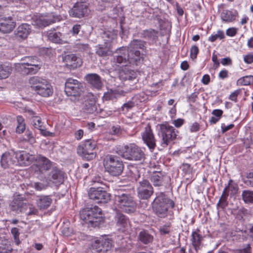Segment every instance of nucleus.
<instances>
[{
	"label": "nucleus",
	"mask_w": 253,
	"mask_h": 253,
	"mask_svg": "<svg viewBox=\"0 0 253 253\" xmlns=\"http://www.w3.org/2000/svg\"><path fill=\"white\" fill-rule=\"evenodd\" d=\"M115 151L123 158L129 161H140L145 158L144 151L135 143L119 145L116 147Z\"/></svg>",
	"instance_id": "obj_1"
},
{
	"label": "nucleus",
	"mask_w": 253,
	"mask_h": 253,
	"mask_svg": "<svg viewBox=\"0 0 253 253\" xmlns=\"http://www.w3.org/2000/svg\"><path fill=\"white\" fill-rule=\"evenodd\" d=\"M29 83L32 90L37 94L44 97L51 96L53 93V88L49 82L39 77L30 78Z\"/></svg>",
	"instance_id": "obj_2"
},
{
	"label": "nucleus",
	"mask_w": 253,
	"mask_h": 253,
	"mask_svg": "<svg viewBox=\"0 0 253 253\" xmlns=\"http://www.w3.org/2000/svg\"><path fill=\"white\" fill-rule=\"evenodd\" d=\"M174 202L168 198L164 193H160L153 202V208L156 214L160 217L167 215L169 208H173Z\"/></svg>",
	"instance_id": "obj_3"
},
{
	"label": "nucleus",
	"mask_w": 253,
	"mask_h": 253,
	"mask_svg": "<svg viewBox=\"0 0 253 253\" xmlns=\"http://www.w3.org/2000/svg\"><path fill=\"white\" fill-rule=\"evenodd\" d=\"M103 166L106 171L114 176L120 175L124 169L123 162L116 156L107 155L103 161Z\"/></svg>",
	"instance_id": "obj_4"
},
{
	"label": "nucleus",
	"mask_w": 253,
	"mask_h": 253,
	"mask_svg": "<svg viewBox=\"0 0 253 253\" xmlns=\"http://www.w3.org/2000/svg\"><path fill=\"white\" fill-rule=\"evenodd\" d=\"M102 217V210L97 206L86 208L80 211V218L87 224L96 226Z\"/></svg>",
	"instance_id": "obj_5"
},
{
	"label": "nucleus",
	"mask_w": 253,
	"mask_h": 253,
	"mask_svg": "<svg viewBox=\"0 0 253 253\" xmlns=\"http://www.w3.org/2000/svg\"><path fill=\"white\" fill-rule=\"evenodd\" d=\"M115 201L118 208L126 213L133 212L136 209V203L128 194L122 193L115 195Z\"/></svg>",
	"instance_id": "obj_6"
},
{
	"label": "nucleus",
	"mask_w": 253,
	"mask_h": 253,
	"mask_svg": "<svg viewBox=\"0 0 253 253\" xmlns=\"http://www.w3.org/2000/svg\"><path fill=\"white\" fill-rule=\"evenodd\" d=\"M178 133L177 130L167 123L160 125L159 134L162 138V146H168L176 138Z\"/></svg>",
	"instance_id": "obj_7"
},
{
	"label": "nucleus",
	"mask_w": 253,
	"mask_h": 253,
	"mask_svg": "<svg viewBox=\"0 0 253 253\" xmlns=\"http://www.w3.org/2000/svg\"><path fill=\"white\" fill-rule=\"evenodd\" d=\"M96 146L95 143L91 140H86L79 145L77 148V153L83 158L91 160L96 157L94 149Z\"/></svg>",
	"instance_id": "obj_8"
},
{
	"label": "nucleus",
	"mask_w": 253,
	"mask_h": 253,
	"mask_svg": "<svg viewBox=\"0 0 253 253\" xmlns=\"http://www.w3.org/2000/svg\"><path fill=\"white\" fill-rule=\"evenodd\" d=\"M116 53L117 55L114 57V61L115 63L122 64L123 66L126 65L128 63L136 65L138 64L137 62H131L130 58L133 56L132 55H130L128 49L126 47H122L118 48Z\"/></svg>",
	"instance_id": "obj_9"
},
{
	"label": "nucleus",
	"mask_w": 253,
	"mask_h": 253,
	"mask_svg": "<svg viewBox=\"0 0 253 253\" xmlns=\"http://www.w3.org/2000/svg\"><path fill=\"white\" fill-rule=\"evenodd\" d=\"M35 164L31 167L32 170L37 174L43 173L50 169L52 163L47 158L39 156L36 159L35 158Z\"/></svg>",
	"instance_id": "obj_10"
},
{
	"label": "nucleus",
	"mask_w": 253,
	"mask_h": 253,
	"mask_svg": "<svg viewBox=\"0 0 253 253\" xmlns=\"http://www.w3.org/2000/svg\"><path fill=\"white\" fill-rule=\"evenodd\" d=\"M145 42L139 40H134L130 42L128 47L130 55H132L133 57H131V62H138L141 59L140 51L139 49L143 50L145 46Z\"/></svg>",
	"instance_id": "obj_11"
},
{
	"label": "nucleus",
	"mask_w": 253,
	"mask_h": 253,
	"mask_svg": "<svg viewBox=\"0 0 253 253\" xmlns=\"http://www.w3.org/2000/svg\"><path fill=\"white\" fill-rule=\"evenodd\" d=\"M89 12L88 3L87 2L77 1L69 10V14L72 17L81 18L87 16Z\"/></svg>",
	"instance_id": "obj_12"
},
{
	"label": "nucleus",
	"mask_w": 253,
	"mask_h": 253,
	"mask_svg": "<svg viewBox=\"0 0 253 253\" xmlns=\"http://www.w3.org/2000/svg\"><path fill=\"white\" fill-rule=\"evenodd\" d=\"M137 193L139 198L147 200L153 194L154 189L148 180L143 179L138 182Z\"/></svg>",
	"instance_id": "obj_13"
},
{
	"label": "nucleus",
	"mask_w": 253,
	"mask_h": 253,
	"mask_svg": "<svg viewBox=\"0 0 253 253\" xmlns=\"http://www.w3.org/2000/svg\"><path fill=\"white\" fill-rule=\"evenodd\" d=\"M57 16L53 13L41 14L33 19V25L40 28L45 27L58 21Z\"/></svg>",
	"instance_id": "obj_14"
},
{
	"label": "nucleus",
	"mask_w": 253,
	"mask_h": 253,
	"mask_svg": "<svg viewBox=\"0 0 253 253\" xmlns=\"http://www.w3.org/2000/svg\"><path fill=\"white\" fill-rule=\"evenodd\" d=\"M83 85L78 80L72 78L67 79L65 84V92L68 96H77L82 91Z\"/></svg>",
	"instance_id": "obj_15"
},
{
	"label": "nucleus",
	"mask_w": 253,
	"mask_h": 253,
	"mask_svg": "<svg viewBox=\"0 0 253 253\" xmlns=\"http://www.w3.org/2000/svg\"><path fill=\"white\" fill-rule=\"evenodd\" d=\"M238 190L237 185L234 183L232 180H229L228 185L225 187L222 192V196L217 204V207L220 206L221 208H224L226 206L227 199L229 195V192L230 191L231 195H234L237 192Z\"/></svg>",
	"instance_id": "obj_16"
},
{
	"label": "nucleus",
	"mask_w": 253,
	"mask_h": 253,
	"mask_svg": "<svg viewBox=\"0 0 253 253\" xmlns=\"http://www.w3.org/2000/svg\"><path fill=\"white\" fill-rule=\"evenodd\" d=\"M88 196L97 203H107L110 200V195L101 187H91L88 192Z\"/></svg>",
	"instance_id": "obj_17"
},
{
	"label": "nucleus",
	"mask_w": 253,
	"mask_h": 253,
	"mask_svg": "<svg viewBox=\"0 0 253 253\" xmlns=\"http://www.w3.org/2000/svg\"><path fill=\"white\" fill-rule=\"evenodd\" d=\"M142 138L150 149H154L156 147V139L149 124L145 127L141 134Z\"/></svg>",
	"instance_id": "obj_18"
},
{
	"label": "nucleus",
	"mask_w": 253,
	"mask_h": 253,
	"mask_svg": "<svg viewBox=\"0 0 253 253\" xmlns=\"http://www.w3.org/2000/svg\"><path fill=\"white\" fill-rule=\"evenodd\" d=\"M62 61L65 63V66L70 69H76L82 64L81 58L77 57L74 54L62 56Z\"/></svg>",
	"instance_id": "obj_19"
},
{
	"label": "nucleus",
	"mask_w": 253,
	"mask_h": 253,
	"mask_svg": "<svg viewBox=\"0 0 253 253\" xmlns=\"http://www.w3.org/2000/svg\"><path fill=\"white\" fill-rule=\"evenodd\" d=\"M16 22L11 16H0V31L9 33L15 28Z\"/></svg>",
	"instance_id": "obj_20"
},
{
	"label": "nucleus",
	"mask_w": 253,
	"mask_h": 253,
	"mask_svg": "<svg viewBox=\"0 0 253 253\" xmlns=\"http://www.w3.org/2000/svg\"><path fill=\"white\" fill-rule=\"evenodd\" d=\"M17 165L26 166L30 165L34 160L35 156L24 151L15 152Z\"/></svg>",
	"instance_id": "obj_21"
},
{
	"label": "nucleus",
	"mask_w": 253,
	"mask_h": 253,
	"mask_svg": "<svg viewBox=\"0 0 253 253\" xmlns=\"http://www.w3.org/2000/svg\"><path fill=\"white\" fill-rule=\"evenodd\" d=\"M0 163L1 167L4 169L17 165L15 153H4L1 156Z\"/></svg>",
	"instance_id": "obj_22"
},
{
	"label": "nucleus",
	"mask_w": 253,
	"mask_h": 253,
	"mask_svg": "<svg viewBox=\"0 0 253 253\" xmlns=\"http://www.w3.org/2000/svg\"><path fill=\"white\" fill-rule=\"evenodd\" d=\"M30 32V26L27 24H22L15 31V38L19 41H23L28 37Z\"/></svg>",
	"instance_id": "obj_23"
},
{
	"label": "nucleus",
	"mask_w": 253,
	"mask_h": 253,
	"mask_svg": "<svg viewBox=\"0 0 253 253\" xmlns=\"http://www.w3.org/2000/svg\"><path fill=\"white\" fill-rule=\"evenodd\" d=\"M115 220L118 230L124 232L130 227L129 220L125 215L120 213H117Z\"/></svg>",
	"instance_id": "obj_24"
},
{
	"label": "nucleus",
	"mask_w": 253,
	"mask_h": 253,
	"mask_svg": "<svg viewBox=\"0 0 253 253\" xmlns=\"http://www.w3.org/2000/svg\"><path fill=\"white\" fill-rule=\"evenodd\" d=\"M118 31L112 29L105 31L102 35L105 44H111L115 42L117 39Z\"/></svg>",
	"instance_id": "obj_25"
},
{
	"label": "nucleus",
	"mask_w": 253,
	"mask_h": 253,
	"mask_svg": "<svg viewBox=\"0 0 253 253\" xmlns=\"http://www.w3.org/2000/svg\"><path fill=\"white\" fill-rule=\"evenodd\" d=\"M25 112L32 116L31 124L34 128L41 129V127H44V123L42 121L40 117L36 115V113L35 112L29 108H25Z\"/></svg>",
	"instance_id": "obj_26"
},
{
	"label": "nucleus",
	"mask_w": 253,
	"mask_h": 253,
	"mask_svg": "<svg viewBox=\"0 0 253 253\" xmlns=\"http://www.w3.org/2000/svg\"><path fill=\"white\" fill-rule=\"evenodd\" d=\"M167 178L166 175L162 171H155L150 177V180L155 187L163 185Z\"/></svg>",
	"instance_id": "obj_27"
},
{
	"label": "nucleus",
	"mask_w": 253,
	"mask_h": 253,
	"mask_svg": "<svg viewBox=\"0 0 253 253\" xmlns=\"http://www.w3.org/2000/svg\"><path fill=\"white\" fill-rule=\"evenodd\" d=\"M86 81L92 87L100 89L102 86V83L100 77L96 74H89L85 76Z\"/></svg>",
	"instance_id": "obj_28"
},
{
	"label": "nucleus",
	"mask_w": 253,
	"mask_h": 253,
	"mask_svg": "<svg viewBox=\"0 0 253 253\" xmlns=\"http://www.w3.org/2000/svg\"><path fill=\"white\" fill-rule=\"evenodd\" d=\"M238 15L236 11H231L227 9L223 10L220 14V18L223 22L230 23L234 21Z\"/></svg>",
	"instance_id": "obj_29"
},
{
	"label": "nucleus",
	"mask_w": 253,
	"mask_h": 253,
	"mask_svg": "<svg viewBox=\"0 0 253 253\" xmlns=\"http://www.w3.org/2000/svg\"><path fill=\"white\" fill-rule=\"evenodd\" d=\"M48 179L52 183L59 184L62 182L64 176L61 171L58 169H53L49 173Z\"/></svg>",
	"instance_id": "obj_30"
},
{
	"label": "nucleus",
	"mask_w": 253,
	"mask_h": 253,
	"mask_svg": "<svg viewBox=\"0 0 253 253\" xmlns=\"http://www.w3.org/2000/svg\"><path fill=\"white\" fill-rule=\"evenodd\" d=\"M23 62L16 64V67L20 68H25L26 66H33L34 64H41L37 58L33 57H25L22 59Z\"/></svg>",
	"instance_id": "obj_31"
},
{
	"label": "nucleus",
	"mask_w": 253,
	"mask_h": 253,
	"mask_svg": "<svg viewBox=\"0 0 253 253\" xmlns=\"http://www.w3.org/2000/svg\"><path fill=\"white\" fill-rule=\"evenodd\" d=\"M111 44H98L96 46V53L100 56H105L112 54Z\"/></svg>",
	"instance_id": "obj_32"
},
{
	"label": "nucleus",
	"mask_w": 253,
	"mask_h": 253,
	"mask_svg": "<svg viewBox=\"0 0 253 253\" xmlns=\"http://www.w3.org/2000/svg\"><path fill=\"white\" fill-rule=\"evenodd\" d=\"M11 209L13 211L20 210L22 211L24 206H26L23 202V197L21 195H17L15 196L14 199L11 202Z\"/></svg>",
	"instance_id": "obj_33"
},
{
	"label": "nucleus",
	"mask_w": 253,
	"mask_h": 253,
	"mask_svg": "<svg viewBox=\"0 0 253 253\" xmlns=\"http://www.w3.org/2000/svg\"><path fill=\"white\" fill-rule=\"evenodd\" d=\"M199 230L193 231L192 233L191 242L196 250L200 249L203 240V236L199 233Z\"/></svg>",
	"instance_id": "obj_34"
},
{
	"label": "nucleus",
	"mask_w": 253,
	"mask_h": 253,
	"mask_svg": "<svg viewBox=\"0 0 253 253\" xmlns=\"http://www.w3.org/2000/svg\"><path fill=\"white\" fill-rule=\"evenodd\" d=\"M52 200L48 196H42L37 199V205L42 209H47L51 204Z\"/></svg>",
	"instance_id": "obj_35"
},
{
	"label": "nucleus",
	"mask_w": 253,
	"mask_h": 253,
	"mask_svg": "<svg viewBox=\"0 0 253 253\" xmlns=\"http://www.w3.org/2000/svg\"><path fill=\"white\" fill-rule=\"evenodd\" d=\"M124 93L123 90H110L104 94L103 98L106 100H113L121 95H124Z\"/></svg>",
	"instance_id": "obj_36"
},
{
	"label": "nucleus",
	"mask_w": 253,
	"mask_h": 253,
	"mask_svg": "<svg viewBox=\"0 0 253 253\" xmlns=\"http://www.w3.org/2000/svg\"><path fill=\"white\" fill-rule=\"evenodd\" d=\"M137 76V73L134 70H124L120 73V78L123 80H132Z\"/></svg>",
	"instance_id": "obj_37"
},
{
	"label": "nucleus",
	"mask_w": 253,
	"mask_h": 253,
	"mask_svg": "<svg viewBox=\"0 0 253 253\" xmlns=\"http://www.w3.org/2000/svg\"><path fill=\"white\" fill-rule=\"evenodd\" d=\"M47 35L48 39L50 41L55 43H61L62 36L61 33L50 31L47 32Z\"/></svg>",
	"instance_id": "obj_38"
},
{
	"label": "nucleus",
	"mask_w": 253,
	"mask_h": 253,
	"mask_svg": "<svg viewBox=\"0 0 253 253\" xmlns=\"http://www.w3.org/2000/svg\"><path fill=\"white\" fill-rule=\"evenodd\" d=\"M12 70L11 66L0 64V80L8 78L11 74Z\"/></svg>",
	"instance_id": "obj_39"
},
{
	"label": "nucleus",
	"mask_w": 253,
	"mask_h": 253,
	"mask_svg": "<svg viewBox=\"0 0 253 253\" xmlns=\"http://www.w3.org/2000/svg\"><path fill=\"white\" fill-rule=\"evenodd\" d=\"M158 34L157 31L150 29L143 31L142 35L146 39L155 40L157 38Z\"/></svg>",
	"instance_id": "obj_40"
},
{
	"label": "nucleus",
	"mask_w": 253,
	"mask_h": 253,
	"mask_svg": "<svg viewBox=\"0 0 253 253\" xmlns=\"http://www.w3.org/2000/svg\"><path fill=\"white\" fill-rule=\"evenodd\" d=\"M41 64H34L33 66H26L25 68H20L24 74H34L38 72L41 69Z\"/></svg>",
	"instance_id": "obj_41"
},
{
	"label": "nucleus",
	"mask_w": 253,
	"mask_h": 253,
	"mask_svg": "<svg viewBox=\"0 0 253 253\" xmlns=\"http://www.w3.org/2000/svg\"><path fill=\"white\" fill-rule=\"evenodd\" d=\"M253 84V76H247L240 78L237 81L238 85H248Z\"/></svg>",
	"instance_id": "obj_42"
},
{
	"label": "nucleus",
	"mask_w": 253,
	"mask_h": 253,
	"mask_svg": "<svg viewBox=\"0 0 253 253\" xmlns=\"http://www.w3.org/2000/svg\"><path fill=\"white\" fill-rule=\"evenodd\" d=\"M16 120L18 125L16 127V131L18 133H21L23 132L25 129L24 119L21 116H18Z\"/></svg>",
	"instance_id": "obj_43"
},
{
	"label": "nucleus",
	"mask_w": 253,
	"mask_h": 253,
	"mask_svg": "<svg viewBox=\"0 0 253 253\" xmlns=\"http://www.w3.org/2000/svg\"><path fill=\"white\" fill-rule=\"evenodd\" d=\"M7 242V240H1L0 237V244L2 245L0 246V253H11L12 249Z\"/></svg>",
	"instance_id": "obj_44"
},
{
	"label": "nucleus",
	"mask_w": 253,
	"mask_h": 253,
	"mask_svg": "<svg viewBox=\"0 0 253 253\" xmlns=\"http://www.w3.org/2000/svg\"><path fill=\"white\" fill-rule=\"evenodd\" d=\"M242 198L245 203H253V191L250 190H244L242 192Z\"/></svg>",
	"instance_id": "obj_45"
},
{
	"label": "nucleus",
	"mask_w": 253,
	"mask_h": 253,
	"mask_svg": "<svg viewBox=\"0 0 253 253\" xmlns=\"http://www.w3.org/2000/svg\"><path fill=\"white\" fill-rule=\"evenodd\" d=\"M139 238L140 240L144 244H147L153 241V236L145 231H141L139 233Z\"/></svg>",
	"instance_id": "obj_46"
},
{
	"label": "nucleus",
	"mask_w": 253,
	"mask_h": 253,
	"mask_svg": "<svg viewBox=\"0 0 253 253\" xmlns=\"http://www.w3.org/2000/svg\"><path fill=\"white\" fill-rule=\"evenodd\" d=\"M225 38L224 34L223 31L219 30L216 34H212L208 39L209 41L214 42L217 39H223Z\"/></svg>",
	"instance_id": "obj_47"
},
{
	"label": "nucleus",
	"mask_w": 253,
	"mask_h": 253,
	"mask_svg": "<svg viewBox=\"0 0 253 253\" xmlns=\"http://www.w3.org/2000/svg\"><path fill=\"white\" fill-rule=\"evenodd\" d=\"M122 129L119 125L113 126L110 129L111 133L113 135H119L122 133Z\"/></svg>",
	"instance_id": "obj_48"
},
{
	"label": "nucleus",
	"mask_w": 253,
	"mask_h": 253,
	"mask_svg": "<svg viewBox=\"0 0 253 253\" xmlns=\"http://www.w3.org/2000/svg\"><path fill=\"white\" fill-rule=\"evenodd\" d=\"M198 53V47L196 45L192 46L190 49V57L193 60L197 58V56Z\"/></svg>",
	"instance_id": "obj_49"
},
{
	"label": "nucleus",
	"mask_w": 253,
	"mask_h": 253,
	"mask_svg": "<svg viewBox=\"0 0 253 253\" xmlns=\"http://www.w3.org/2000/svg\"><path fill=\"white\" fill-rule=\"evenodd\" d=\"M181 169L182 171L185 173L190 174L192 172V168L190 164L187 163L183 164Z\"/></svg>",
	"instance_id": "obj_50"
},
{
	"label": "nucleus",
	"mask_w": 253,
	"mask_h": 253,
	"mask_svg": "<svg viewBox=\"0 0 253 253\" xmlns=\"http://www.w3.org/2000/svg\"><path fill=\"white\" fill-rule=\"evenodd\" d=\"M241 93L240 89H237L235 90L234 92L231 93V94L229 96V99L231 101H233L235 102H237V97L238 95Z\"/></svg>",
	"instance_id": "obj_51"
},
{
	"label": "nucleus",
	"mask_w": 253,
	"mask_h": 253,
	"mask_svg": "<svg viewBox=\"0 0 253 253\" xmlns=\"http://www.w3.org/2000/svg\"><path fill=\"white\" fill-rule=\"evenodd\" d=\"M238 29L235 27H231L227 29L226 34L230 37H234L237 33Z\"/></svg>",
	"instance_id": "obj_52"
},
{
	"label": "nucleus",
	"mask_w": 253,
	"mask_h": 253,
	"mask_svg": "<svg viewBox=\"0 0 253 253\" xmlns=\"http://www.w3.org/2000/svg\"><path fill=\"white\" fill-rule=\"evenodd\" d=\"M134 103L132 101H128L127 102L124 104L122 106V109L124 111H128L129 109L134 106Z\"/></svg>",
	"instance_id": "obj_53"
},
{
	"label": "nucleus",
	"mask_w": 253,
	"mask_h": 253,
	"mask_svg": "<svg viewBox=\"0 0 253 253\" xmlns=\"http://www.w3.org/2000/svg\"><path fill=\"white\" fill-rule=\"evenodd\" d=\"M26 139L30 143L33 144L35 143L36 139L35 137L33 136V134L31 132L28 131L26 132L25 133Z\"/></svg>",
	"instance_id": "obj_54"
},
{
	"label": "nucleus",
	"mask_w": 253,
	"mask_h": 253,
	"mask_svg": "<svg viewBox=\"0 0 253 253\" xmlns=\"http://www.w3.org/2000/svg\"><path fill=\"white\" fill-rule=\"evenodd\" d=\"M244 61L247 64L253 63V54L249 53L244 56Z\"/></svg>",
	"instance_id": "obj_55"
},
{
	"label": "nucleus",
	"mask_w": 253,
	"mask_h": 253,
	"mask_svg": "<svg viewBox=\"0 0 253 253\" xmlns=\"http://www.w3.org/2000/svg\"><path fill=\"white\" fill-rule=\"evenodd\" d=\"M223 113V111L221 109H214L212 111L211 114L212 116L216 117L217 119L219 120L222 116Z\"/></svg>",
	"instance_id": "obj_56"
},
{
	"label": "nucleus",
	"mask_w": 253,
	"mask_h": 253,
	"mask_svg": "<svg viewBox=\"0 0 253 253\" xmlns=\"http://www.w3.org/2000/svg\"><path fill=\"white\" fill-rule=\"evenodd\" d=\"M235 253H251V248L248 244L246 246V248L236 250Z\"/></svg>",
	"instance_id": "obj_57"
},
{
	"label": "nucleus",
	"mask_w": 253,
	"mask_h": 253,
	"mask_svg": "<svg viewBox=\"0 0 253 253\" xmlns=\"http://www.w3.org/2000/svg\"><path fill=\"white\" fill-rule=\"evenodd\" d=\"M234 126V125L231 124L229 125H226L225 124H222L221 125V130L223 133L232 129Z\"/></svg>",
	"instance_id": "obj_58"
},
{
	"label": "nucleus",
	"mask_w": 253,
	"mask_h": 253,
	"mask_svg": "<svg viewBox=\"0 0 253 253\" xmlns=\"http://www.w3.org/2000/svg\"><path fill=\"white\" fill-rule=\"evenodd\" d=\"M184 123V120L183 119L179 118L173 121L172 124L176 127H180Z\"/></svg>",
	"instance_id": "obj_59"
},
{
	"label": "nucleus",
	"mask_w": 253,
	"mask_h": 253,
	"mask_svg": "<svg viewBox=\"0 0 253 253\" xmlns=\"http://www.w3.org/2000/svg\"><path fill=\"white\" fill-rule=\"evenodd\" d=\"M41 129H39L40 131L41 134L44 136H53V133L47 131L44 129V127H41Z\"/></svg>",
	"instance_id": "obj_60"
},
{
	"label": "nucleus",
	"mask_w": 253,
	"mask_h": 253,
	"mask_svg": "<svg viewBox=\"0 0 253 253\" xmlns=\"http://www.w3.org/2000/svg\"><path fill=\"white\" fill-rule=\"evenodd\" d=\"M210 76L208 74H205L203 76L201 82L204 84L207 85L210 83Z\"/></svg>",
	"instance_id": "obj_61"
},
{
	"label": "nucleus",
	"mask_w": 253,
	"mask_h": 253,
	"mask_svg": "<svg viewBox=\"0 0 253 253\" xmlns=\"http://www.w3.org/2000/svg\"><path fill=\"white\" fill-rule=\"evenodd\" d=\"M199 124L197 123H194L190 126V130L192 132H197L199 130Z\"/></svg>",
	"instance_id": "obj_62"
},
{
	"label": "nucleus",
	"mask_w": 253,
	"mask_h": 253,
	"mask_svg": "<svg viewBox=\"0 0 253 253\" xmlns=\"http://www.w3.org/2000/svg\"><path fill=\"white\" fill-rule=\"evenodd\" d=\"M34 187L38 191H41L45 188V186L40 182L35 183Z\"/></svg>",
	"instance_id": "obj_63"
},
{
	"label": "nucleus",
	"mask_w": 253,
	"mask_h": 253,
	"mask_svg": "<svg viewBox=\"0 0 253 253\" xmlns=\"http://www.w3.org/2000/svg\"><path fill=\"white\" fill-rule=\"evenodd\" d=\"M80 29V25L76 24L73 27L71 32L73 35H77L79 34Z\"/></svg>",
	"instance_id": "obj_64"
}]
</instances>
